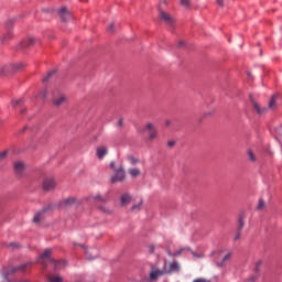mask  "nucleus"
I'll use <instances>...</instances> for the list:
<instances>
[{
    "label": "nucleus",
    "instance_id": "obj_1",
    "mask_svg": "<svg viewBox=\"0 0 282 282\" xmlns=\"http://www.w3.org/2000/svg\"><path fill=\"white\" fill-rule=\"evenodd\" d=\"M52 254V249H46L39 258V263H42V265H45V263H47V261H50V263L54 264L55 270H61V268H65L66 263L65 261H54L51 258Z\"/></svg>",
    "mask_w": 282,
    "mask_h": 282
},
{
    "label": "nucleus",
    "instance_id": "obj_2",
    "mask_svg": "<svg viewBox=\"0 0 282 282\" xmlns=\"http://www.w3.org/2000/svg\"><path fill=\"white\" fill-rule=\"evenodd\" d=\"M110 167L113 171V175L110 178L111 184H118V182H124L127 177V173L124 172V167L122 165L116 166V162L110 163Z\"/></svg>",
    "mask_w": 282,
    "mask_h": 282
},
{
    "label": "nucleus",
    "instance_id": "obj_3",
    "mask_svg": "<svg viewBox=\"0 0 282 282\" xmlns=\"http://www.w3.org/2000/svg\"><path fill=\"white\" fill-rule=\"evenodd\" d=\"M252 107L257 111L259 116H263V113H268V110L274 111L276 109V95H273L269 101L268 107L261 108L254 99H251Z\"/></svg>",
    "mask_w": 282,
    "mask_h": 282
},
{
    "label": "nucleus",
    "instance_id": "obj_4",
    "mask_svg": "<svg viewBox=\"0 0 282 282\" xmlns=\"http://www.w3.org/2000/svg\"><path fill=\"white\" fill-rule=\"evenodd\" d=\"M31 267H32V262H26L24 264L13 267L9 269L8 272L4 273V279L8 281V278L10 276V274H21L23 272H28V270H30Z\"/></svg>",
    "mask_w": 282,
    "mask_h": 282
},
{
    "label": "nucleus",
    "instance_id": "obj_5",
    "mask_svg": "<svg viewBox=\"0 0 282 282\" xmlns=\"http://www.w3.org/2000/svg\"><path fill=\"white\" fill-rule=\"evenodd\" d=\"M145 131H148V140H150V142H153V140H158V128L155 127V123L153 122H148L145 124Z\"/></svg>",
    "mask_w": 282,
    "mask_h": 282
},
{
    "label": "nucleus",
    "instance_id": "obj_6",
    "mask_svg": "<svg viewBox=\"0 0 282 282\" xmlns=\"http://www.w3.org/2000/svg\"><path fill=\"white\" fill-rule=\"evenodd\" d=\"M43 191H54V188H56V180H54L53 177H46L43 181Z\"/></svg>",
    "mask_w": 282,
    "mask_h": 282
},
{
    "label": "nucleus",
    "instance_id": "obj_7",
    "mask_svg": "<svg viewBox=\"0 0 282 282\" xmlns=\"http://www.w3.org/2000/svg\"><path fill=\"white\" fill-rule=\"evenodd\" d=\"M13 23H14V20L7 21V28L9 30L3 37L0 36V43H3V41H9V39H12V36H14V33L12 32V30H10V26L13 25Z\"/></svg>",
    "mask_w": 282,
    "mask_h": 282
},
{
    "label": "nucleus",
    "instance_id": "obj_8",
    "mask_svg": "<svg viewBox=\"0 0 282 282\" xmlns=\"http://www.w3.org/2000/svg\"><path fill=\"white\" fill-rule=\"evenodd\" d=\"M47 210H50V207H46V208L37 212L33 217V223L41 224V221H43V219H45V214L47 213Z\"/></svg>",
    "mask_w": 282,
    "mask_h": 282
},
{
    "label": "nucleus",
    "instance_id": "obj_9",
    "mask_svg": "<svg viewBox=\"0 0 282 282\" xmlns=\"http://www.w3.org/2000/svg\"><path fill=\"white\" fill-rule=\"evenodd\" d=\"M64 102H67V95L61 94L59 96L53 97V105L55 107H61Z\"/></svg>",
    "mask_w": 282,
    "mask_h": 282
},
{
    "label": "nucleus",
    "instance_id": "obj_10",
    "mask_svg": "<svg viewBox=\"0 0 282 282\" xmlns=\"http://www.w3.org/2000/svg\"><path fill=\"white\" fill-rule=\"evenodd\" d=\"M183 252H191V247H182L181 249L176 251H171V249H167L169 257H182Z\"/></svg>",
    "mask_w": 282,
    "mask_h": 282
},
{
    "label": "nucleus",
    "instance_id": "obj_11",
    "mask_svg": "<svg viewBox=\"0 0 282 282\" xmlns=\"http://www.w3.org/2000/svg\"><path fill=\"white\" fill-rule=\"evenodd\" d=\"M107 153H109V148H107L106 145H101L96 149V156L98 158V160H104Z\"/></svg>",
    "mask_w": 282,
    "mask_h": 282
},
{
    "label": "nucleus",
    "instance_id": "obj_12",
    "mask_svg": "<svg viewBox=\"0 0 282 282\" xmlns=\"http://www.w3.org/2000/svg\"><path fill=\"white\" fill-rule=\"evenodd\" d=\"M58 14L62 21H69V19H72V13H69V10H67V7H62L58 10Z\"/></svg>",
    "mask_w": 282,
    "mask_h": 282
},
{
    "label": "nucleus",
    "instance_id": "obj_13",
    "mask_svg": "<svg viewBox=\"0 0 282 282\" xmlns=\"http://www.w3.org/2000/svg\"><path fill=\"white\" fill-rule=\"evenodd\" d=\"M160 17H161L162 21H164L169 25H173V23L175 22V18H173L171 14H169L164 11L160 12Z\"/></svg>",
    "mask_w": 282,
    "mask_h": 282
},
{
    "label": "nucleus",
    "instance_id": "obj_14",
    "mask_svg": "<svg viewBox=\"0 0 282 282\" xmlns=\"http://www.w3.org/2000/svg\"><path fill=\"white\" fill-rule=\"evenodd\" d=\"M165 271L160 269H153L150 273L151 281H155L159 276H164Z\"/></svg>",
    "mask_w": 282,
    "mask_h": 282
},
{
    "label": "nucleus",
    "instance_id": "obj_15",
    "mask_svg": "<svg viewBox=\"0 0 282 282\" xmlns=\"http://www.w3.org/2000/svg\"><path fill=\"white\" fill-rule=\"evenodd\" d=\"M120 204L121 206H129V204H131V196L129 193H124L121 195Z\"/></svg>",
    "mask_w": 282,
    "mask_h": 282
},
{
    "label": "nucleus",
    "instance_id": "obj_16",
    "mask_svg": "<svg viewBox=\"0 0 282 282\" xmlns=\"http://www.w3.org/2000/svg\"><path fill=\"white\" fill-rule=\"evenodd\" d=\"M34 43H36V40L34 37H29L21 42V47L22 48L32 47V45H34Z\"/></svg>",
    "mask_w": 282,
    "mask_h": 282
},
{
    "label": "nucleus",
    "instance_id": "obj_17",
    "mask_svg": "<svg viewBox=\"0 0 282 282\" xmlns=\"http://www.w3.org/2000/svg\"><path fill=\"white\" fill-rule=\"evenodd\" d=\"M94 202H99V204H107L109 202V198L107 196H102L100 194H95L93 196Z\"/></svg>",
    "mask_w": 282,
    "mask_h": 282
},
{
    "label": "nucleus",
    "instance_id": "obj_18",
    "mask_svg": "<svg viewBox=\"0 0 282 282\" xmlns=\"http://www.w3.org/2000/svg\"><path fill=\"white\" fill-rule=\"evenodd\" d=\"M12 72V65H2L0 66V76H3L6 74H10Z\"/></svg>",
    "mask_w": 282,
    "mask_h": 282
},
{
    "label": "nucleus",
    "instance_id": "obj_19",
    "mask_svg": "<svg viewBox=\"0 0 282 282\" xmlns=\"http://www.w3.org/2000/svg\"><path fill=\"white\" fill-rule=\"evenodd\" d=\"M128 173L131 175V177H140L142 172L138 167H132L128 170Z\"/></svg>",
    "mask_w": 282,
    "mask_h": 282
},
{
    "label": "nucleus",
    "instance_id": "obj_20",
    "mask_svg": "<svg viewBox=\"0 0 282 282\" xmlns=\"http://www.w3.org/2000/svg\"><path fill=\"white\" fill-rule=\"evenodd\" d=\"M86 257L88 259V261H94V259H96V249H87L86 250Z\"/></svg>",
    "mask_w": 282,
    "mask_h": 282
},
{
    "label": "nucleus",
    "instance_id": "obj_21",
    "mask_svg": "<svg viewBox=\"0 0 282 282\" xmlns=\"http://www.w3.org/2000/svg\"><path fill=\"white\" fill-rule=\"evenodd\" d=\"M127 161L129 162V164H131V166H135V164H140V159L131 154L127 156Z\"/></svg>",
    "mask_w": 282,
    "mask_h": 282
},
{
    "label": "nucleus",
    "instance_id": "obj_22",
    "mask_svg": "<svg viewBox=\"0 0 282 282\" xmlns=\"http://www.w3.org/2000/svg\"><path fill=\"white\" fill-rule=\"evenodd\" d=\"M14 166V171H17V173H22L23 169H25V164H23V162L18 161L13 164Z\"/></svg>",
    "mask_w": 282,
    "mask_h": 282
},
{
    "label": "nucleus",
    "instance_id": "obj_23",
    "mask_svg": "<svg viewBox=\"0 0 282 282\" xmlns=\"http://www.w3.org/2000/svg\"><path fill=\"white\" fill-rule=\"evenodd\" d=\"M64 206H74V204H78V200L74 197L65 198L63 200Z\"/></svg>",
    "mask_w": 282,
    "mask_h": 282
},
{
    "label": "nucleus",
    "instance_id": "obj_24",
    "mask_svg": "<svg viewBox=\"0 0 282 282\" xmlns=\"http://www.w3.org/2000/svg\"><path fill=\"white\" fill-rule=\"evenodd\" d=\"M142 206H144V200L141 199L132 206L131 210H133V213H138L142 210Z\"/></svg>",
    "mask_w": 282,
    "mask_h": 282
},
{
    "label": "nucleus",
    "instance_id": "obj_25",
    "mask_svg": "<svg viewBox=\"0 0 282 282\" xmlns=\"http://www.w3.org/2000/svg\"><path fill=\"white\" fill-rule=\"evenodd\" d=\"M7 248H9V250H19V248H21V245L18 242H11L7 245Z\"/></svg>",
    "mask_w": 282,
    "mask_h": 282
},
{
    "label": "nucleus",
    "instance_id": "obj_26",
    "mask_svg": "<svg viewBox=\"0 0 282 282\" xmlns=\"http://www.w3.org/2000/svg\"><path fill=\"white\" fill-rule=\"evenodd\" d=\"M170 270H171V272H178V271H180V263H177V262H172V263L170 264Z\"/></svg>",
    "mask_w": 282,
    "mask_h": 282
},
{
    "label": "nucleus",
    "instance_id": "obj_27",
    "mask_svg": "<svg viewBox=\"0 0 282 282\" xmlns=\"http://www.w3.org/2000/svg\"><path fill=\"white\" fill-rule=\"evenodd\" d=\"M47 281L48 282H63V278H61L58 275H53V276H48Z\"/></svg>",
    "mask_w": 282,
    "mask_h": 282
},
{
    "label": "nucleus",
    "instance_id": "obj_28",
    "mask_svg": "<svg viewBox=\"0 0 282 282\" xmlns=\"http://www.w3.org/2000/svg\"><path fill=\"white\" fill-rule=\"evenodd\" d=\"M247 155L250 162H257V156L254 155V152H252V150H248Z\"/></svg>",
    "mask_w": 282,
    "mask_h": 282
},
{
    "label": "nucleus",
    "instance_id": "obj_29",
    "mask_svg": "<svg viewBox=\"0 0 282 282\" xmlns=\"http://www.w3.org/2000/svg\"><path fill=\"white\" fill-rule=\"evenodd\" d=\"M54 74H56V70H51L50 73H47V75L45 77H43V83H47V80H50V78H52V76H54Z\"/></svg>",
    "mask_w": 282,
    "mask_h": 282
},
{
    "label": "nucleus",
    "instance_id": "obj_30",
    "mask_svg": "<svg viewBox=\"0 0 282 282\" xmlns=\"http://www.w3.org/2000/svg\"><path fill=\"white\" fill-rule=\"evenodd\" d=\"M99 210H101V213H105L106 215H111V209L107 206H100Z\"/></svg>",
    "mask_w": 282,
    "mask_h": 282
},
{
    "label": "nucleus",
    "instance_id": "obj_31",
    "mask_svg": "<svg viewBox=\"0 0 282 282\" xmlns=\"http://www.w3.org/2000/svg\"><path fill=\"white\" fill-rule=\"evenodd\" d=\"M21 105H23V99L12 100V107H21Z\"/></svg>",
    "mask_w": 282,
    "mask_h": 282
},
{
    "label": "nucleus",
    "instance_id": "obj_32",
    "mask_svg": "<svg viewBox=\"0 0 282 282\" xmlns=\"http://www.w3.org/2000/svg\"><path fill=\"white\" fill-rule=\"evenodd\" d=\"M192 253V256L194 257V259H203L204 258V254L202 253H197L193 250L189 251Z\"/></svg>",
    "mask_w": 282,
    "mask_h": 282
},
{
    "label": "nucleus",
    "instance_id": "obj_33",
    "mask_svg": "<svg viewBox=\"0 0 282 282\" xmlns=\"http://www.w3.org/2000/svg\"><path fill=\"white\" fill-rule=\"evenodd\" d=\"M191 1L192 0H181V6H183V8H189Z\"/></svg>",
    "mask_w": 282,
    "mask_h": 282
},
{
    "label": "nucleus",
    "instance_id": "obj_34",
    "mask_svg": "<svg viewBox=\"0 0 282 282\" xmlns=\"http://www.w3.org/2000/svg\"><path fill=\"white\" fill-rule=\"evenodd\" d=\"M8 158V151L0 152V162H3Z\"/></svg>",
    "mask_w": 282,
    "mask_h": 282
},
{
    "label": "nucleus",
    "instance_id": "obj_35",
    "mask_svg": "<svg viewBox=\"0 0 282 282\" xmlns=\"http://www.w3.org/2000/svg\"><path fill=\"white\" fill-rule=\"evenodd\" d=\"M263 208H265V202L260 199L258 204V210H263Z\"/></svg>",
    "mask_w": 282,
    "mask_h": 282
},
{
    "label": "nucleus",
    "instance_id": "obj_36",
    "mask_svg": "<svg viewBox=\"0 0 282 282\" xmlns=\"http://www.w3.org/2000/svg\"><path fill=\"white\" fill-rule=\"evenodd\" d=\"M232 254L231 253H227L224 258H223V262L220 263V265H224V263H226V261H228V259H230Z\"/></svg>",
    "mask_w": 282,
    "mask_h": 282
},
{
    "label": "nucleus",
    "instance_id": "obj_37",
    "mask_svg": "<svg viewBox=\"0 0 282 282\" xmlns=\"http://www.w3.org/2000/svg\"><path fill=\"white\" fill-rule=\"evenodd\" d=\"M243 226H245L243 219L240 218L239 219V230H241V228H243Z\"/></svg>",
    "mask_w": 282,
    "mask_h": 282
},
{
    "label": "nucleus",
    "instance_id": "obj_38",
    "mask_svg": "<svg viewBox=\"0 0 282 282\" xmlns=\"http://www.w3.org/2000/svg\"><path fill=\"white\" fill-rule=\"evenodd\" d=\"M240 237H241V230L239 229L235 237V241H237Z\"/></svg>",
    "mask_w": 282,
    "mask_h": 282
},
{
    "label": "nucleus",
    "instance_id": "obj_39",
    "mask_svg": "<svg viewBox=\"0 0 282 282\" xmlns=\"http://www.w3.org/2000/svg\"><path fill=\"white\" fill-rule=\"evenodd\" d=\"M193 282H210V281L206 279H196Z\"/></svg>",
    "mask_w": 282,
    "mask_h": 282
},
{
    "label": "nucleus",
    "instance_id": "obj_40",
    "mask_svg": "<svg viewBox=\"0 0 282 282\" xmlns=\"http://www.w3.org/2000/svg\"><path fill=\"white\" fill-rule=\"evenodd\" d=\"M167 147H170V148L175 147V141H169V142H167Z\"/></svg>",
    "mask_w": 282,
    "mask_h": 282
},
{
    "label": "nucleus",
    "instance_id": "obj_41",
    "mask_svg": "<svg viewBox=\"0 0 282 282\" xmlns=\"http://www.w3.org/2000/svg\"><path fill=\"white\" fill-rule=\"evenodd\" d=\"M185 45V42L184 41H180L178 44H177V47H184Z\"/></svg>",
    "mask_w": 282,
    "mask_h": 282
},
{
    "label": "nucleus",
    "instance_id": "obj_42",
    "mask_svg": "<svg viewBox=\"0 0 282 282\" xmlns=\"http://www.w3.org/2000/svg\"><path fill=\"white\" fill-rule=\"evenodd\" d=\"M108 32H113V23L108 26Z\"/></svg>",
    "mask_w": 282,
    "mask_h": 282
},
{
    "label": "nucleus",
    "instance_id": "obj_43",
    "mask_svg": "<svg viewBox=\"0 0 282 282\" xmlns=\"http://www.w3.org/2000/svg\"><path fill=\"white\" fill-rule=\"evenodd\" d=\"M46 94H47V89H44L43 93L41 94V97L45 98Z\"/></svg>",
    "mask_w": 282,
    "mask_h": 282
},
{
    "label": "nucleus",
    "instance_id": "obj_44",
    "mask_svg": "<svg viewBox=\"0 0 282 282\" xmlns=\"http://www.w3.org/2000/svg\"><path fill=\"white\" fill-rule=\"evenodd\" d=\"M208 116H213V111H208V112H206V113L204 115L205 118L208 117Z\"/></svg>",
    "mask_w": 282,
    "mask_h": 282
},
{
    "label": "nucleus",
    "instance_id": "obj_45",
    "mask_svg": "<svg viewBox=\"0 0 282 282\" xmlns=\"http://www.w3.org/2000/svg\"><path fill=\"white\" fill-rule=\"evenodd\" d=\"M124 124V120L123 119H120L119 120V127H122Z\"/></svg>",
    "mask_w": 282,
    "mask_h": 282
},
{
    "label": "nucleus",
    "instance_id": "obj_46",
    "mask_svg": "<svg viewBox=\"0 0 282 282\" xmlns=\"http://www.w3.org/2000/svg\"><path fill=\"white\" fill-rule=\"evenodd\" d=\"M218 6H224V0H217Z\"/></svg>",
    "mask_w": 282,
    "mask_h": 282
},
{
    "label": "nucleus",
    "instance_id": "obj_47",
    "mask_svg": "<svg viewBox=\"0 0 282 282\" xmlns=\"http://www.w3.org/2000/svg\"><path fill=\"white\" fill-rule=\"evenodd\" d=\"M171 124V120L165 121V127H169Z\"/></svg>",
    "mask_w": 282,
    "mask_h": 282
},
{
    "label": "nucleus",
    "instance_id": "obj_48",
    "mask_svg": "<svg viewBox=\"0 0 282 282\" xmlns=\"http://www.w3.org/2000/svg\"><path fill=\"white\" fill-rule=\"evenodd\" d=\"M259 265H261V261H259V262L256 264V270H259Z\"/></svg>",
    "mask_w": 282,
    "mask_h": 282
},
{
    "label": "nucleus",
    "instance_id": "obj_49",
    "mask_svg": "<svg viewBox=\"0 0 282 282\" xmlns=\"http://www.w3.org/2000/svg\"><path fill=\"white\" fill-rule=\"evenodd\" d=\"M154 249H155V247L152 246V247H151V252H153Z\"/></svg>",
    "mask_w": 282,
    "mask_h": 282
},
{
    "label": "nucleus",
    "instance_id": "obj_50",
    "mask_svg": "<svg viewBox=\"0 0 282 282\" xmlns=\"http://www.w3.org/2000/svg\"><path fill=\"white\" fill-rule=\"evenodd\" d=\"M25 111V109L21 110V113H23Z\"/></svg>",
    "mask_w": 282,
    "mask_h": 282
}]
</instances>
